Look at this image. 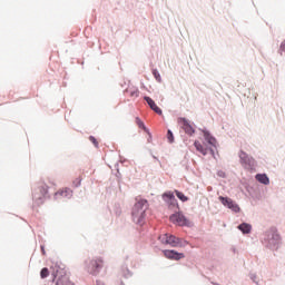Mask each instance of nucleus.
Returning <instances> with one entry per match:
<instances>
[{"instance_id": "23", "label": "nucleus", "mask_w": 285, "mask_h": 285, "mask_svg": "<svg viewBox=\"0 0 285 285\" xmlns=\"http://www.w3.org/2000/svg\"><path fill=\"white\" fill-rule=\"evenodd\" d=\"M89 141H91V144H94L96 148H99V141H97V138H95L94 136H90Z\"/></svg>"}, {"instance_id": "26", "label": "nucleus", "mask_w": 285, "mask_h": 285, "mask_svg": "<svg viewBox=\"0 0 285 285\" xmlns=\"http://www.w3.org/2000/svg\"><path fill=\"white\" fill-rule=\"evenodd\" d=\"M281 50L285 51V40L281 43Z\"/></svg>"}, {"instance_id": "16", "label": "nucleus", "mask_w": 285, "mask_h": 285, "mask_svg": "<svg viewBox=\"0 0 285 285\" xmlns=\"http://www.w3.org/2000/svg\"><path fill=\"white\" fill-rule=\"evenodd\" d=\"M238 229H240L244 235H248L250 230H253V226H250V224L243 223L238 226Z\"/></svg>"}, {"instance_id": "19", "label": "nucleus", "mask_w": 285, "mask_h": 285, "mask_svg": "<svg viewBox=\"0 0 285 285\" xmlns=\"http://www.w3.org/2000/svg\"><path fill=\"white\" fill-rule=\"evenodd\" d=\"M126 92L129 94V97H139V89H126Z\"/></svg>"}, {"instance_id": "15", "label": "nucleus", "mask_w": 285, "mask_h": 285, "mask_svg": "<svg viewBox=\"0 0 285 285\" xmlns=\"http://www.w3.org/2000/svg\"><path fill=\"white\" fill-rule=\"evenodd\" d=\"M56 285H72V282L68 275H62L57 279Z\"/></svg>"}, {"instance_id": "6", "label": "nucleus", "mask_w": 285, "mask_h": 285, "mask_svg": "<svg viewBox=\"0 0 285 285\" xmlns=\"http://www.w3.org/2000/svg\"><path fill=\"white\" fill-rule=\"evenodd\" d=\"M178 126L186 132V135L193 136L195 135V127L190 124V120L186 118H178Z\"/></svg>"}, {"instance_id": "25", "label": "nucleus", "mask_w": 285, "mask_h": 285, "mask_svg": "<svg viewBox=\"0 0 285 285\" xmlns=\"http://www.w3.org/2000/svg\"><path fill=\"white\" fill-rule=\"evenodd\" d=\"M73 184H76V187L81 186V178H78L76 181H73Z\"/></svg>"}, {"instance_id": "2", "label": "nucleus", "mask_w": 285, "mask_h": 285, "mask_svg": "<svg viewBox=\"0 0 285 285\" xmlns=\"http://www.w3.org/2000/svg\"><path fill=\"white\" fill-rule=\"evenodd\" d=\"M146 210H148V200L137 199L131 212L132 219L136 224H144V219H146Z\"/></svg>"}, {"instance_id": "7", "label": "nucleus", "mask_w": 285, "mask_h": 285, "mask_svg": "<svg viewBox=\"0 0 285 285\" xmlns=\"http://www.w3.org/2000/svg\"><path fill=\"white\" fill-rule=\"evenodd\" d=\"M218 199L220 204H223V206H226V208H229V210H233L234 213H239V205H237L235 200L224 196H219Z\"/></svg>"}, {"instance_id": "27", "label": "nucleus", "mask_w": 285, "mask_h": 285, "mask_svg": "<svg viewBox=\"0 0 285 285\" xmlns=\"http://www.w3.org/2000/svg\"><path fill=\"white\" fill-rule=\"evenodd\" d=\"M97 285H106V284H104V283H98Z\"/></svg>"}, {"instance_id": "1", "label": "nucleus", "mask_w": 285, "mask_h": 285, "mask_svg": "<svg viewBox=\"0 0 285 285\" xmlns=\"http://www.w3.org/2000/svg\"><path fill=\"white\" fill-rule=\"evenodd\" d=\"M203 132H204L205 141H207L209 147L206 145H202V142L196 140L194 142L196 150L198 153H200V155H204V156L208 155V150L212 153V155H215V149H213V148H217V139H215V137H213L210 135V132H208V131H203Z\"/></svg>"}, {"instance_id": "24", "label": "nucleus", "mask_w": 285, "mask_h": 285, "mask_svg": "<svg viewBox=\"0 0 285 285\" xmlns=\"http://www.w3.org/2000/svg\"><path fill=\"white\" fill-rule=\"evenodd\" d=\"M153 75L155 79H157L158 81H161V75H159V71L157 69L153 70Z\"/></svg>"}, {"instance_id": "11", "label": "nucleus", "mask_w": 285, "mask_h": 285, "mask_svg": "<svg viewBox=\"0 0 285 285\" xmlns=\"http://www.w3.org/2000/svg\"><path fill=\"white\" fill-rule=\"evenodd\" d=\"M70 197H72V190L68 187L59 189L55 194V199H70Z\"/></svg>"}, {"instance_id": "10", "label": "nucleus", "mask_w": 285, "mask_h": 285, "mask_svg": "<svg viewBox=\"0 0 285 285\" xmlns=\"http://www.w3.org/2000/svg\"><path fill=\"white\" fill-rule=\"evenodd\" d=\"M169 219L171 224H176L177 226H188V219L181 213L173 214Z\"/></svg>"}, {"instance_id": "21", "label": "nucleus", "mask_w": 285, "mask_h": 285, "mask_svg": "<svg viewBox=\"0 0 285 285\" xmlns=\"http://www.w3.org/2000/svg\"><path fill=\"white\" fill-rule=\"evenodd\" d=\"M279 239H281L279 234L277 233L272 234V244H279Z\"/></svg>"}, {"instance_id": "20", "label": "nucleus", "mask_w": 285, "mask_h": 285, "mask_svg": "<svg viewBox=\"0 0 285 285\" xmlns=\"http://www.w3.org/2000/svg\"><path fill=\"white\" fill-rule=\"evenodd\" d=\"M136 124H137L138 128H141L146 132L148 131V129L146 128V125H144V121H141V119L139 117L136 118Z\"/></svg>"}, {"instance_id": "4", "label": "nucleus", "mask_w": 285, "mask_h": 285, "mask_svg": "<svg viewBox=\"0 0 285 285\" xmlns=\"http://www.w3.org/2000/svg\"><path fill=\"white\" fill-rule=\"evenodd\" d=\"M46 195H48V186L46 184H40L33 190V202L37 206H41L46 202Z\"/></svg>"}, {"instance_id": "5", "label": "nucleus", "mask_w": 285, "mask_h": 285, "mask_svg": "<svg viewBox=\"0 0 285 285\" xmlns=\"http://www.w3.org/2000/svg\"><path fill=\"white\" fill-rule=\"evenodd\" d=\"M239 159H240L242 166L247 170H252V168H255V158L248 156L246 151L239 153Z\"/></svg>"}, {"instance_id": "14", "label": "nucleus", "mask_w": 285, "mask_h": 285, "mask_svg": "<svg viewBox=\"0 0 285 285\" xmlns=\"http://www.w3.org/2000/svg\"><path fill=\"white\" fill-rule=\"evenodd\" d=\"M255 179L256 181H259V184H264V186H268V184H271V179L266 174H257Z\"/></svg>"}, {"instance_id": "9", "label": "nucleus", "mask_w": 285, "mask_h": 285, "mask_svg": "<svg viewBox=\"0 0 285 285\" xmlns=\"http://www.w3.org/2000/svg\"><path fill=\"white\" fill-rule=\"evenodd\" d=\"M163 199L166 202L169 208H179V204L177 203V198H175V194H173V191L164 193Z\"/></svg>"}, {"instance_id": "13", "label": "nucleus", "mask_w": 285, "mask_h": 285, "mask_svg": "<svg viewBox=\"0 0 285 285\" xmlns=\"http://www.w3.org/2000/svg\"><path fill=\"white\" fill-rule=\"evenodd\" d=\"M164 255L165 257H167V259H175V261L183 259L184 257L183 253H177L176 250H165Z\"/></svg>"}, {"instance_id": "3", "label": "nucleus", "mask_w": 285, "mask_h": 285, "mask_svg": "<svg viewBox=\"0 0 285 285\" xmlns=\"http://www.w3.org/2000/svg\"><path fill=\"white\" fill-rule=\"evenodd\" d=\"M161 244H168L173 248H184V246L188 245V242L179 239L173 235L163 234L158 237Z\"/></svg>"}, {"instance_id": "22", "label": "nucleus", "mask_w": 285, "mask_h": 285, "mask_svg": "<svg viewBox=\"0 0 285 285\" xmlns=\"http://www.w3.org/2000/svg\"><path fill=\"white\" fill-rule=\"evenodd\" d=\"M167 139H168L169 144H173V141H175V136L173 135L171 130L167 131Z\"/></svg>"}, {"instance_id": "17", "label": "nucleus", "mask_w": 285, "mask_h": 285, "mask_svg": "<svg viewBox=\"0 0 285 285\" xmlns=\"http://www.w3.org/2000/svg\"><path fill=\"white\" fill-rule=\"evenodd\" d=\"M176 197H178V199H180V202H188V197L186 195H184V193L179 191V190H175Z\"/></svg>"}, {"instance_id": "8", "label": "nucleus", "mask_w": 285, "mask_h": 285, "mask_svg": "<svg viewBox=\"0 0 285 285\" xmlns=\"http://www.w3.org/2000/svg\"><path fill=\"white\" fill-rule=\"evenodd\" d=\"M101 268H104V259L101 258L94 259L89 264V273L91 275H99Z\"/></svg>"}, {"instance_id": "18", "label": "nucleus", "mask_w": 285, "mask_h": 285, "mask_svg": "<svg viewBox=\"0 0 285 285\" xmlns=\"http://www.w3.org/2000/svg\"><path fill=\"white\" fill-rule=\"evenodd\" d=\"M49 275H50V271L48 269V267H43L40 272L41 279H46V277H48Z\"/></svg>"}, {"instance_id": "12", "label": "nucleus", "mask_w": 285, "mask_h": 285, "mask_svg": "<svg viewBox=\"0 0 285 285\" xmlns=\"http://www.w3.org/2000/svg\"><path fill=\"white\" fill-rule=\"evenodd\" d=\"M145 101H147L149 108H151V110H154L156 115H164V112L161 111V108H159L157 104H155V100H153V98L146 96Z\"/></svg>"}]
</instances>
